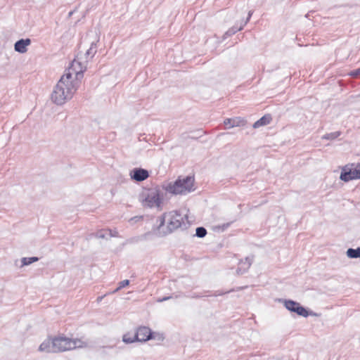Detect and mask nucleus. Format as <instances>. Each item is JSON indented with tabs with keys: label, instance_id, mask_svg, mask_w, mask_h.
I'll use <instances>...</instances> for the list:
<instances>
[{
	"label": "nucleus",
	"instance_id": "nucleus-1",
	"mask_svg": "<svg viewBox=\"0 0 360 360\" xmlns=\"http://www.w3.org/2000/svg\"><path fill=\"white\" fill-rule=\"evenodd\" d=\"M70 77V75H63L53 88L51 98L56 105H63L70 100L78 89L79 84Z\"/></svg>",
	"mask_w": 360,
	"mask_h": 360
},
{
	"label": "nucleus",
	"instance_id": "nucleus-2",
	"mask_svg": "<svg viewBox=\"0 0 360 360\" xmlns=\"http://www.w3.org/2000/svg\"><path fill=\"white\" fill-rule=\"evenodd\" d=\"M160 220V223L158 228L160 229L166 225L167 231L165 233H169L182 226H186V224L189 223L187 214H183L178 211H172L168 213H165Z\"/></svg>",
	"mask_w": 360,
	"mask_h": 360
},
{
	"label": "nucleus",
	"instance_id": "nucleus-3",
	"mask_svg": "<svg viewBox=\"0 0 360 360\" xmlns=\"http://www.w3.org/2000/svg\"><path fill=\"white\" fill-rule=\"evenodd\" d=\"M138 198L143 207L160 208L162 202V193L158 187L144 188Z\"/></svg>",
	"mask_w": 360,
	"mask_h": 360
},
{
	"label": "nucleus",
	"instance_id": "nucleus-4",
	"mask_svg": "<svg viewBox=\"0 0 360 360\" xmlns=\"http://www.w3.org/2000/svg\"><path fill=\"white\" fill-rule=\"evenodd\" d=\"M194 190V177L191 176L179 178L174 182L169 183L166 187L167 192L175 195H186Z\"/></svg>",
	"mask_w": 360,
	"mask_h": 360
},
{
	"label": "nucleus",
	"instance_id": "nucleus-5",
	"mask_svg": "<svg viewBox=\"0 0 360 360\" xmlns=\"http://www.w3.org/2000/svg\"><path fill=\"white\" fill-rule=\"evenodd\" d=\"M56 350L57 352H63L76 348L84 347L85 343L79 339H72L64 336L54 337Z\"/></svg>",
	"mask_w": 360,
	"mask_h": 360
},
{
	"label": "nucleus",
	"instance_id": "nucleus-6",
	"mask_svg": "<svg viewBox=\"0 0 360 360\" xmlns=\"http://www.w3.org/2000/svg\"><path fill=\"white\" fill-rule=\"evenodd\" d=\"M85 70L86 65L84 63L79 61L78 59H74L63 75H70V79L79 84V80L83 77V72Z\"/></svg>",
	"mask_w": 360,
	"mask_h": 360
},
{
	"label": "nucleus",
	"instance_id": "nucleus-7",
	"mask_svg": "<svg viewBox=\"0 0 360 360\" xmlns=\"http://www.w3.org/2000/svg\"><path fill=\"white\" fill-rule=\"evenodd\" d=\"M340 180L348 182L354 179H360V163L356 165L355 168H351L349 165H345L342 167L341 174L340 176Z\"/></svg>",
	"mask_w": 360,
	"mask_h": 360
},
{
	"label": "nucleus",
	"instance_id": "nucleus-8",
	"mask_svg": "<svg viewBox=\"0 0 360 360\" xmlns=\"http://www.w3.org/2000/svg\"><path fill=\"white\" fill-rule=\"evenodd\" d=\"M282 302L288 310L295 312L303 317H307L309 316L307 309L302 307L300 303L290 300H283Z\"/></svg>",
	"mask_w": 360,
	"mask_h": 360
},
{
	"label": "nucleus",
	"instance_id": "nucleus-9",
	"mask_svg": "<svg viewBox=\"0 0 360 360\" xmlns=\"http://www.w3.org/2000/svg\"><path fill=\"white\" fill-rule=\"evenodd\" d=\"M131 179L135 181H143L149 177L148 170L143 168H134L129 172Z\"/></svg>",
	"mask_w": 360,
	"mask_h": 360
},
{
	"label": "nucleus",
	"instance_id": "nucleus-10",
	"mask_svg": "<svg viewBox=\"0 0 360 360\" xmlns=\"http://www.w3.org/2000/svg\"><path fill=\"white\" fill-rule=\"evenodd\" d=\"M135 335L138 342H146L154 338L150 329L146 326L139 327L135 333Z\"/></svg>",
	"mask_w": 360,
	"mask_h": 360
},
{
	"label": "nucleus",
	"instance_id": "nucleus-11",
	"mask_svg": "<svg viewBox=\"0 0 360 360\" xmlns=\"http://www.w3.org/2000/svg\"><path fill=\"white\" fill-rule=\"evenodd\" d=\"M54 345V338H47L39 345V350L41 352L56 353V350L55 348L56 346Z\"/></svg>",
	"mask_w": 360,
	"mask_h": 360
},
{
	"label": "nucleus",
	"instance_id": "nucleus-12",
	"mask_svg": "<svg viewBox=\"0 0 360 360\" xmlns=\"http://www.w3.org/2000/svg\"><path fill=\"white\" fill-rule=\"evenodd\" d=\"M31 44V39L29 38L21 39L14 44V50L20 53H25L27 51V46Z\"/></svg>",
	"mask_w": 360,
	"mask_h": 360
},
{
	"label": "nucleus",
	"instance_id": "nucleus-13",
	"mask_svg": "<svg viewBox=\"0 0 360 360\" xmlns=\"http://www.w3.org/2000/svg\"><path fill=\"white\" fill-rule=\"evenodd\" d=\"M252 13L253 12L252 11H250L249 13H248V16L246 20L243 22H241L240 26L239 27L233 26V27L230 28L228 31H226L225 32L224 37L226 38V37H230V36L234 34L235 33H236L238 31H240L241 30H243V27L250 20V18H251V16L252 15Z\"/></svg>",
	"mask_w": 360,
	"mask_h": 360
},
{
	"label": "nucleus",
	"instance_id": "nucleus-14",
	"mask_svg": "<svg viewBox=\"0 0 360 360\" xmlns=\"http://www.w3.org/2000/svg\"><path fill=\"white\" fill-rule=\"evenodd\" d=\"M252 261V259H250V257H246L245 259V261L242 260L239 263L240 266L238 268L237 274H242L245 273L251 266Z\"/></svg>",
	"mask_w": 360,
	"mask_h": 360
},
{
	"label": "nucleus",
	"instance_id": "nucleus-15",
	"mask_svg": "<svg viewBox=\"0 0 360 360\" xmlns=\"http://www.w3.org/2000/svg\"><path fill=\"white\" fill-rule=\"evenodd\" d=\"M271 120V117L270 115H264L254 123L253 127L258 128L259 127L266 125L270 123Z\"/></svg>",
	"mask_w": 360,
	"mask_h": 360
},
{
	"label": "nucleus",
	"instance_id": "nucleus-16",
	"mask_svg": "<svg viewBox=\"0 0 360 360\" xmlns=\"http://www.w3.org/2000/svg\"><path fill=\"white\" fill-rule=\"evenodd\" d=\"M98 41V40L96 41H92L91 43V46L89 47V49L86 51L85 53V56H86V58L87 59L88 58H92L95 53H96L97 51V46H96V42Z\"/></svg>",
	"mask_w": 360,
	"mask_h": 360
},
{
	"label": "nucleus",
	"instance_id": "nucleus-17",
	"mask_svg": "<svg viewBox=\"0 0 360 360\" xmlns=\"http://www.w3.org/2000/svg\"><path fill=\"white\" fill-rule=\"evenodd\" d=\"M346 254L349 258H360V248H357L356 249L349 248Z\"/></svg>",
	"mask_w": 360,
	"mask_h": 360
},
{
	"label": "nucleus",
	"instance_id": "nucleus-18",
	"mask_svg": "<svg viewBox=\"0 0 360 360\" xmlns=\"http://www.w3.org/2000/svg\"><path fill=\"white\" fill-rule=\"evenodd\" d=\"M224 124L227 128L230 129L239 125V120L238 118L231 119L227 118L224 121Z\"/></svg>",
	"mask_w": 360,
	"mask_h": 360
},
{
	"label": "nucleus",
	"instance_id": "nucleus-19",
	"mask_svg": "<svg viewBox=\"0 0 360 360\" xmlns=\"http://www.w3.org/2000/svg\"><path fill=\"white\" fill-rule=\"evenodd\" d=\"M122 340L124 342L127 343V344L133 343V342L137 341V340L136 338L135 333L133 335L129 333H126L123 335Z\"/></svg>",
	"mask_w": 360,
	"mask_h": 360
},
{
	"label": "nucleus",
	"instance_id": "nucleus-20",
	"mask_svg": "<svg viewBox=\"0 0 360 360\" xmlns=\"http://www.w3.org/2000/svg\"><path fill=\"white\" fill-rule=\"evenodd\" d=\"M340 134H341L340 131L331 132V133L326 134L323 135L322 136V139L334 140V139H337L338 136H340Z\"/></svg>",
	"mask_w": 360,
	"mask_h": 360
},
{
	"label": "nucleus",
	"instance_id": "nucleus-21",
	"mask_svg": "<svg viewBox=\"0 0 360 360\" xmlns=\"http://www.w3.org/2000/svg\"><path fill=\"white\" fill-rule=\"evenodd\" d=\"M39 260V258L37 257H23L21 260L22 264L23 266L30 265L32 263L37 262Z\"/></svg>",
	"mask_w": 360,
	"mask_h": 360
},
{
	"label": "nucleus",
	"instance_id": "nucleus-22",
	"mask_svg": "<svg viewBox=\"0 0 360 360\" xmlns=\"http://www.w3.org/2000/svg\"><path fill=\"white\" fill-rule=\"evenodd\" d=\"M207 234V230L204 227H198L195 230V236L198 238H203Z\"/></svg>",
	"mask_w": 360,
	"mask_h": 360
},
{
	"label": "nucleus",
	"instance_id": "nucleus-23",
	"mask_svg": "<svg viewBox=\"0 0 360 360\" xmlns=\"http://www.w3.org/2000/svg\"><path fill=\"white\" fill-rule=\"evenodd\" d=\"M129 284V281L126 279V280H123L122 281H120L119 283H118V287L114 290L112 291V293H115L117 292H118L119 290H120L122 288L127 286Z\"/></svg>",
	"mask_w": 360,
	"mask_h": 360
},
{
	"label": "nucleus",
	"instance_id": "nucleus-24",
	"mask_svg": "<svg viewBox=\"0 0 360 360\" xmlns=\"http://www.w3.org/2000/svg\"><path fill=\"white\" fill-rule=\"evenodd\" d=\"M105 231V230L98 231L96 233V237H97L98 238H106L108 236V233H106Z\"/></svg>",
	"mask_w": 360,
	"mask_h": 360
},
{
	"label": "nucleus",
	"instance_id": "nucleus-25",
	"mask_svg": "<svg viewBox=\"0 0 360 360\" xmlns=\"http://www.w3.org/2000/svg\"><path fill=\"white\" fill-rule=\"evenodd\" d=\"M106 233H108L109 237H117L118 236V233L116 231H112L110 229H107L105 231Z\"/></svg>",
	"mask_w": 360,
	"mask_h": 360
},
{
	"label": "nucleus",
	"instance_id": "nucleus-26",
	"mask_svg": "<svg viewBox=\"0 0 360 360\" xmlns=\"http://www.w3.org/2000/svg\"><path fill=\"white\" fill-rule=\"evenodd\" d=\"M169 299H170V297H164L162 298H160L158 300V302H164V301H166V300H168Z\"/></svg>",
	"mask_w": 360,
	"mask_h": 360
},
{
	"label": "nucleus",
	"instance_id": "nucleus-27",
	"mask_svg": "<svg viewBox=\"0 0 360 360\" xmlns=\"http://www.w3.org/2000/svg\"><path fill=\"white\" fill-rule=\"evenodd\" d=\"M360 73V70H358L355 72H352L351 73V75L354 76V77H356Z\"/></svg>",
	"mask_w": 360,
	"mask_h": 360
},
{
	"label": "nucleus",
	"instance_id": "nucleus-28",
	"mask_svg": "<svg viewBox=\"0 0 360 360\" xmlns=\"http://www.w3.org/2000/svg\"><path fill=\"white\" fill-rule=\"evenodd\" d=\"M142 219V217H135L134 218H131L130 221L135 220L136 221H138Z\"/></svg>",
	"mask_w": 360,
	"mask_h": 360
}]
</instances>
